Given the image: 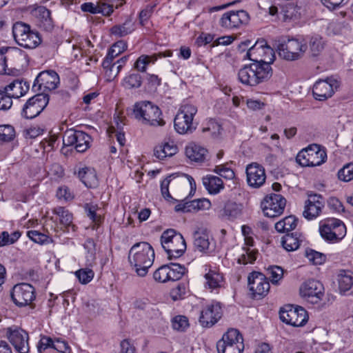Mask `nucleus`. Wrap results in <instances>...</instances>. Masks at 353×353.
Returning a JSON list of instances; mask_svg holds the SVG:
<instances>
[{"label":"nucleus","instance_id":"2f4dec72","mask_svg":"<svg viewBox=\"0 0 353 353\" xmlns=\"http://www.w3.org/2000/svg\"><path fill=\"white\" fill-rule=\"evenodd\" d=\"M178 151L177 146L174 142H165L157 145L154 148V155L159 159H163L167 157H172L176 154Z\"/></svg>","mask_w":353,"mask_h":353},{"label":"nucleus","instance_id":"bf43d9fd","mask_svg":"<svg viewBox=\"0 0 353 353\" xmlns=\"http://www.w3.org/2000/svg\"><path fill=\"white\" fill-rule=\"evenodd\" d=\"M245 252L242 254L238 259L240 264L252 263L256 259V252L250 250L249 248L245 250Z\"/></svg>","mask_w":353,"mask_h":353},{"label":"nucleus","instance_id":"20e7f679","mask_svg":"<svg viewBox=\"0 0 353 353\" xmlns=\"http://www.w3.org/2000/svg\"><path fill=\"white\" fill-rule=\"evenodd\" d=\"M132 114L143 124L153 126H162L165 124L164 120L161 117V111L158 106L150 101L136 103L133 106Z\"/></svg>","mask_w":353,"mask_h":353},{"label":"nucleus","instance_id":"423d86ee","mask_svg":"<svg viewBox=\"0 0 353 353\" xmlns=\"http://www.w3.org/2000/svg\"><path fill=\"white\" fill-rule=\"evenodd\" d=\"M12 34L15 41L24 48L34 49L41 42L39 34L32 30L28 24L21 21L13 25Z\"/></svg>","mask_w":353,"mask_h":353},{"label":"nucleus","instance_id":"6e6552de","mask_svg":"<svg viewBox=\"0 0 353 353\" xmlns=\"http://www.w3.org/2000/svg\"><path fill=\"white\" fill-rule=\"evenodd\" d=\"M197 112V108L190 104H185L180 108L174 121L176 131L181 134L192 133L196 128L193 117Z\"/></svg>","mask_w":353,"mask_h":353},{"label":"nucleus","instance_id":"79ce46f5","mask_svg":"<svg viewBox=\"0 0 353 353\" xmlns=\"http://www.w3.org/2000/svg\"><path fill=\"white\" fill-rule=\"evenodd\" d=\"M168 276L170 281H178L182 278L185 272V268L179 263H173L168 265Z\"/></svg>","mask_w":353,"mask_h":353},{"label":"nucleus","instance_id":"5fc2aeb1","mask_svg":"<svg viewBox=\"0 0 353 353\" xmlns=\"http://www.w3.org/2000/svg\"><path fill=\"white\" fill-rule=\"evenodd\" d=\"M172 327L178 331H184L189 327L188 319L186 316L179 315L174 317L172 320Z\"/></svg>","mask_w":353,"mask_h":353},{"label":"nucleus","instance_id":"0e129e2a","mask_svg":"<svg viewBox=\"0 0 353 353\" xmlns=\"http://www.w3.org/2000/svg\"><path fill=\"white\" fill-rule=\"evenodd\" d=\"M12 97L10 94L4 92V90H0V110H7L12 105Z\"/></svg>","mask_w":353,"mask_h":353},{"label":"nucleus","instance_id":"9b49d317","mask_svg":"<svg viewBox=\"0 0 353 353\" xmlns=\"http://www.w3.org/2000/svg\"><path fill=\"white\" fill-rule=\"evenodd\" d=\"M245 57L253 63H268L270 65L274 60L273 50L266 43H264L263 41H256L248 50Z\"/></svg>","mask_w":353,"mask_h":353},{"label":"nucleus","instance_id":"4d7b16f0","mask_svg":"<svg viewBox=\"0 0 353 353\" xmlns=\"http://www.w3.org/2000/svg\"><path fill=\"white\" fill-rule=\"evenodd\" d=\"M338 178L343 181H350L353 179V163L343 166L338 172Z\"/></svg>","mask_w":353,"mask_h":353},{"label":"nucleus","instance_id":"412c9836","mask_svg":"<svg viewBox=\"0 0 353 353\" xmlns=\"http://www.w3.org/2000/svg\"><path fill=\"white\" fill-rule=\"evenodd\" d=\"M223 311L219 303L208 305L201 311L199 323L204 327L213 326L221 318Z\"/></svg>","mask_w":353,"mask_h":353},{"label":"nucleus","instance_id":"a878e982","mask_svg":"<svg viewBox=\"0 0 353 353\" xmlns=\"http://www.w3.org/2000/svg\"><path fill=\"white\" fill-rule=\"evenodd\" d=\"M29 83L23 79H16L3 88L4 92L10 94L12 98H20L29 90Z\"/></svg>","mask_w":353,"mask_h":353},{"label":"nucleus","instance_id":"393cba45","mask_svg":"<svg viewBox=\"0 0 353 353\" xmlns=\"http://www.w3.org/2000/svg\"><path fill=\"white\" fill-rule=\"evenodd\" d=\"M59 83V77L57 73L53 70H47L40 72L33 84V88L38 85L39 89L43 88V91L52 90L57 87Z\"/></svg>","mask_w":353,"mask_h":353},{"label":"nucleus","instance_id":"3c124183","mask_svg":"<svg viewBox=\"0 0 353 353\" xmlns=\"http://www.w3.org/2000/svg\"><path fill=\"white\" fill-rule=\"evenodd\" d=\"M76 276L82 284H87L94 277V272L90 268L80 269L75 272Z\"/></svg>","mask_w":353,"mask_h":353},{"label":"nucleus","instance_id":"ea45409f","mask_svg":"<svg viewBox=\"0 0 353 353\" xmlns=\"http://www.w3.org/2000/svg\"><path fill=\"white\" fill-rule=\"evenodd\" d=\"M281 244L287 251H294L299 248L300 241L296 235L288 233L282 237Z\"/></svg>","mask_w":353,"mask_h":353},{"label":"nucleus","instance_id":"f8f14e48","mask_svg":"<svg viewBox=\"0 0 353 353\" xmlns=\"http://www.w3.org/2000/svg\"><path fill=\"white\" fill-rule=\"evenodd\" d=\"M91 137L87 133L74 130H67L63 137V143L65 146H74L78 152H83L90 147Z\"/></svg>","mask_w":353,"mask_h":353},{"label":"nucleus","instance_id":"58836bf2","mask_svg":"<svg viewBox=\"0 0 353 353\" xmlns=\"http://www.w3.org/2000/svg\"><path fill=\"white\" fill-rule=\"evenodd\" d=\"M328 227L331 230L339 233L338 236L344 237L346 234V227L345 224L339 219H330L325 221L323 224Z\"/></svg>","mask_w":353,"mask_h":353},{"label":"nucleus","instance_id":"603ef678","mask_svg":"<svg viewBox=\"0 0 353 353\" xmlns=\"http://www.w3.org/2000/svg\"><path fill=\"white\" fill-rule=\"evenodd\" d=\"M157 59V57L156 56L150 57L148 55H142L136 61L134 68L140 72H145L147 65L152 61L154 62Z\"/></svg>","mask_w":353,"mask_h":353},{"label":"nucleus","instance_id":"72a5a7b5","mask_svg":"<svg viewBox=\"0 0 353 353\" xmlns=\"http://www.w3.org/2000/svg\"><path fill=\"white\" fill-rule=\"evenodd\" d=\"M350 272L341 270L337 276L339 290L341 294H345L353 286V277Z\"/></svg>","mask_w":353,"mask_h":353},{"label":"nucleus","instance_id":"052dcab7","mask_svg":"<svg viewBox=\"0 0 353 353\" xmlns=\"http://www.w3.org/2000/svg\"><path fill=\"white\" fill-rule=\"evenodd\" d=\"M84 248L88 251L87 261L89 263H92L95 259L96 248L95 243L93 239H88L85 241Z\"/></svg>","mask_w":353,"mask_h":353},{"label":"nucleus","instance_id":"0eeeda50","mask_svg":"<svg viewBox=\"0 0 353 353\" xmlns=\"http://www.w3.org/2000/svg\"><path fill=\"white\" fill-rule=\"evenodd\" d=\"M218 353H242L244 350L243 338L239 331L230 328L216 343Z\"/></svg>","mask_w":353,"mask_h":353},{"label":"nucleus","instance_id":"bb28decb","mask_svg":"<svg viewBox=\"0 0 353 353\" xmlns=\"http://www.w3.org/2000/svg\"><path fill=\"white\" fill-rule=\"evenodd\" d=\"M21 55V50L17 48L2 47L0 48V74L6 72L8 61L14 62L16 58Z\"/></svg>","mask_w":353,"mask_h":353},{"label":"nucleus","instance_id":"de8ad7c7","mask_svg":"<svg viewBox=\"0 0 353 353\" xmlns=\"http://www.w3.org/2000/svg\"><path fill=\"white\" fill-rule=\"evenodd\" d=\"M267 274L273 284H276L283 276V270L281 267L274 265L270 266L267 269Z\"/></svg>","mask_w":353,"mask_h":353},{"label":"nucleus","instance_id":"7c9ffc66","mask_svg":"<svg viewBox=\"0 0 353 353\" xmlns=\"http://www.w3.org/2000/svg\"><path fill=\"white\" fill-rule=\"evenodd\" d=\"M203 184L210 194H217L224 188L222 179L213 175H208L203 178Z\"/></svg>","mask_w":353,"mask_h":353},{"label":"nucleus","instance_id":"8fccbe9b","mask_svg":"<svg viewBox=\"0 0 353 353\" xmlns=\"http://www.w3.org/2000/svg\"><path fill=\"white\" fill-rule=\"evenodd\" d=\"M102 66L105 70V76L108 81L113 80L121 70V69L113 61H110L108 65H105V59L103 61Z\"/></svg>","mask_w":353,"mask_h":353},{"label":"nucleus","instance_id":"c9c22d12","mask_svg":"<svg viewBox=\"0 0 353 353\" xmlns=\"http://www.w3.org/2000/svg\"><path fill=\"white\" fill-rule=\"evenodd\" d=\"M53 212L59 216L60 223L65 228L71 227L72 231L76 230V226L72 224V214L63 207H57Z\"/></svg>","mask_w":353,"mask_h":353},{"label":"nucleus","instance_id":"4c0bfd02","mask_svg":"<svg viewBox=\"0 0 353 353\" xmlns=\"http://www.w3.org/2000/svg\"><path fill=\"white\" fill-rule=\"evenodd\" d=\"M126 48L127 44L123 41H119L114 43L105 58V65H108L110 61H113Z\"/></svg>","mask_w":353,"mask_h":353},{"label":"nucleus","instance_id":"f257e3e1","mask_svg":"<svg viewBox=\"0 0 353 353\" xmlns=\"http://www.w3.org/2000/svg\"><path fill=\"white\" fill-rule=\"evenodd\" d=\"M154 260V251L150 244L142 241L130 248L128 261L139 276H145Z\"/></svg>","mask_w":353,"mask_h":353},{"label":"nucleus","instance_id":"09e8293b","mask_svg":"<svg viewBox=\"0 0 353 353\" xmlns=\"http://www.w3.org/2000/svg\"><path fill=\"white\" fill-rule=\"evenodd\" d=\"M319 232L321 236L327 241L335 242L341 240L343 237L338 236V233L331 230L328 227L322 225L320 227Z\"/></svg>","mask_w":353,"mask_h":353},{"label":"nucleus","instance_id":"c756f323","mask_svg":"<svg viewBox=\"0 0 353 353\" xmlns=\"http://www.w3.org/2000/svg\"><path fill=\"white\" fill-rule=\"evenodd\" d=\"M78 176L88 188H95L98 185V179L94 168L85 167L79 169Z\"/></svg>","mask_w":353,"mask_h":353},{"label":"nucleus","instance_id":"f3484780","mask_svg":"<svg viewBox=\"0 0 353 353\" xmlns=\"http://www.w3.org/2000/svg\"><path fill=\"white\" fill-rule=\"evenodd\" d=\"M6 335L16 351L19 353L29 352V336L26 331L17 326L10 327L6 330Z\"/></svg>","mask_w":353,"mask_h":353},{"label":"nucleus","instance_id":"13d9d810","mask_svg":"<svg viewBox=\"0 0 353 353\" xmlns=\"http://www.w3.org/2000/svg\"><path fill=\"white\" fill-rule=\"evenodd\" d=\"M153 277L155 281L165 283L169 280L168 276V265H163L159 268L153 274Z\"/></svg>","mask_w":353,"mask_h":353},{"label":"nucleus","instance_id":"4468645a","mask_svg":"<svg viewBox=\"0 0 353 353\" xmlns=\"http://www.w3.org/2000/svg\"><path fill=\"white\" fill-rule=\"evenodd\" d=\"M48 102L49 97L47 94H37L27 101L23 108L21 114L26 119H34L40 114Z\"/></svg>","mask_w":353,"mask_h":353},{"label":"nucleus","instance_id":"b1692460","mask_svg":"<svg viewBox=\"0 0 353 353\" xmlns=\"http://www.w3.org/2000/svg\"><path fill=\"white\" fill-rule=\"evenodd\" d=\"M30 12L37 19L38 26L46 31H51L54 28L50 11L42 6L34 5L30 7Z\"/></svg>","mask_w":353,"mask_h":353},{"label":"nucleus","instance_id":"9d476101","mask_svg":"<svg viewBox=\"0 0 353 353\" xmlns=\"http://www.w3.org/2000/svg\"><path fill=\"white\" fill-rule=\"evenodd\" d=\"M279 317L281 321L294 327L304 325L307 321L306 310L301 307H294L291 305H286L279 311Z\"/></svg>","mask_w":353,"mask_h":353},{"label":"nucleus","instance_id":"864d4df0","mask_svg":"<svg viewBox=\"0 0 353 353\" xmlns=\"http://www.w3.org/2000/svg\"><path fill=\"white\" fill-rule=\"evenodd\" d=\"M141 77L138 73H132L124 79V83L128 88H139L141 85Z\"/></svg>","mask_w":353,"mask_h":353},{"label":"nucleus","instance_id":"f03ea898","mask_svg":"<svg viewBox=\"0 0 353 353\" xmlns=\"http://www.w3.org/2000/svg\"><path fill=\"white\" fill-rule=\"evenodd\" d=\"M272 75V70L268 63H252L239 70V80L244 85L256 86L268 81Z\"/></svg>","mask_w":353,"mask_h":353},{"label":"nucleus","instance_id":"f704fd0d","mask_svg":"<svg viewBox=\"0 0 353 353\" xmlns=\"http://www.w3.org/2000/svg\"><path fill=\"white\" fill-rule=\"evenodd\" d=\"M134 23L130 17L128 18L125 22L120 25H115L112 27L111 34L117 37H123L134 31Z\"/></svg>","mask_w":353,"mask_h":353},{"label":"nucleus","instance_id":"6ab92c4d","mask_svg":"<svg viewBox=\"0 0 353 353\" xmlns=\"http://www.w3.org/2000/svg\"><path fill=\"white\" fill-rule=\"evenodd\" d=\"M248 286L256 299L265 296L270 290V283L265 276L258 272H252L248 276Z\"/></svg>","mask_w":353,"mask_h":353},{"label":"nucleus","instance_id":"5701e85b","mask_svg":"<svg viewBox=\"0 0 353 353\" xmlns=\"http://www.w3.org/2000/svg\"><path fill=\"white\" fill-rule=\"evenodd\" d=\"M246 174L248 183L252 188H260L265 181V169L257 163H252L247 166Z\"/></svg>","mask_w":353,"mask_h":353},{"label":"nucleus","instance_id":"a211bd4d","mask_svg":"<svg viewBox=\"0 0 353 353\" xmlns=\"http://www.w3.org/2000/svg\"><path fill=\"white\" fill-rule=\"evenodd\" d=\"M301 296L312 304L319 302L324 294L323 284L319 281L310 279L303 283L299 289Z\"/></svg>","mask_w":353,"mask_h":353},{"label":"nucleus","instance_id":"6e6d98bb","mask_svg":"<svg viewBox=\"0 0 353 353\" xmlns=\"http://www.w3.org/2000/svg\"><path fill=\"white\" fill-rule=\"evenodd\" d=\"M214 172L226 179H232L235 176L234 171L227 167V164L216 165Z\"/></svg>","mask_w":353,"mask_h":353},{"label":"nucleus","instance_id":"cd10ccee","mask_svg":"<svg viewBox=\"0 0 353 353\" xmlns=\"http://www.w3.org/2000/svg\"><path fill=\"white\" fill-rule=\"evenodd\" d=\"M209 233L205 228H199L194 233V247L200 252H208L210 250Z\"/></svg>","mask_w":353,"mask_h":353},{"label":"nucleus","instance_id":"49530a36","mask_svg":"<svg viewBox=\"0 0 353 353\" xmlns=\"http://www.w3.org/2000/svg\"><path fill=\"white\" fill-rule=\"evenodd\" d=\"M178 175H176L175 174H172L165 179L161 184V194L165 199L166 200H172L173 201H175L176 200L172 197L169 192V185L171 182L174 183V181L177 178Z\"/></svg>","mask_w":353,"mask_h":353},{"label":"nucleus","instance_id":"a19ab883","mask_svg":"<svg viewBox=\"0 0 353 353\" xmlns=\"http://www.w3.org/2000/svg\"><path fill=\"white\" fill-rule=\"evenodd\" d=\"M241 205L234 202H228L223 208V216L228 217L229 219H234L241 214Z\"/></svg>","mask_w":353,"mask_h":353},{"label":"nucleus","instance_id":"473e14b6","mask_svg":"<svg viewBox=\"0 0 353 353\" xmlns=\"http://www.w3.org/2000/svg\"><path fill=\"white\" fill-rule=\"evenodd\" d=\"M207 150L199 145L190 144L185 148V154L191 161L202 162L205 160Z\"/></svg>","mask_w":353,"mask_h":353},{"label":"nucleus","instance_id":"774afa93","mask_svg":"<svg viewBox=\"0 0 353 353\" xmlns=\"http://www.w3.org/2000/svg\"><path fill=\"white\" fill-rule=\"evenodd\" d=\"M54 341L48 336H42L39 341L38 345V350L41 352L42 350H45L48 347L53 348V343Z\"/></svg>","mask_w":353,"mask_h":353},{"label":"nucleus","instance_id":"dca6fc26","mask_svg":"<svg viewBox=\"0 0 353 353\" xmlns=\"http://www.w3.org/2000/svg\"><path fill=\"white\" fill-rule=\"evenodd\" d=\"M250 15L245 10H231L224 13L220 19V26L225 29L239 28L248 23Z\"/></svg>","mask_w":353,"mask_h":353},{"label":"nucleus","instance_id":"c85d7f7f","mask_svg":"<svg viewBox=\"0 0 353 353\" xmlns=\"http://www.w3.org/2000/svg\"><path fill=\"white\" fill-rule=\"evenodd\" d=\"M204 278L205 279L204 287L211 292L218 290L223 286V277L217 271L210 270L208 272L205 274Z\"/></svg>","mask_w":353,"mask_h":353},{"label":"nucleus","instance_id":"c03bdc74","mask_svg":"<svg viewBox=\"0 0 353 353\" xmlns=\"http://www.w3.org/2000/svg\"><path fill=\"white\" fill-rule=\"evenodd\" d=\"M325 43L320 35L312 36L309 41L310 49L313 56H317L323 50Z\"/></svg>","mask_w":353,"mask_h":353},{"label":"nucleus","instance_id":"338daca9","mask_svg":"<svg viewBox=\"0 0 353 353\" xmlns=\"http://www.w3.org/2000/svg\"><path fill=\"white\" fill-rule=\"evenodd\" d=\"M53 349L61 353H70L71 350L68 343L61 339H57L53 343Z\"/></svg>","mask_w":353,"mask_h":353},{"label":"nucleus","instance_id":"ddd939ff","mask_svg":"<svg viewBox=\"0 0 353 353\" xmlns=\"http://www.w3.org/2000/svg\"><path fill=\"white\" fill-rule=\"evenodd\" d=\"M10 296L16 305L19 307L26 306L34 300L35 290L29 283H18L12 288Z\"/></svg>","mask_w":353,"mask_h":353},{"label":"nucleus","instance_id":"69168bd1","mask_svg":"<svg viewBox=\"0 0 353 353\" xmlns=\"http://www.w3.org/2000/svg\"><path fill=\"white\" fill-rule=\"evenodd\" d=\"M307 257L314 264H322L325 261V256L315 250H310L306 252Z\"/></svg>","mask_w":353,"mask_h":353},{"label":"nucleus","instance_id":"2eb2a0df","mask_svg":"<svg viewBox=\"0 0 353 353\" xmlns=\"http://www.w3.org/2000/svg\"><path fill=\"white\" fill-rule=\"evenodd\" d=\"M285 205L286 200L282 195L272 194L263 200L261 208L265 216L275 218L283 212Z\"/></svg>","mask_w":353,"mask_h":353},{"label":"nucleus","instance_id":"1a4fd4ad","mask_svg":"<svg viewBox=\"0 0 353 353\" xmlns=\"http://www.w3.org/2000/svg\"><path fill=\"white\" fill-rule=\"evenodd\" d=\"M327 159L325 150L319 145L312 144L300 151L296 157V162L301 166L314 167L323 163Z\"/></svg>","mask_w":353,"mask_h":353},{"label":"nucleus","instance_id":"39448f33","mask_svg":"<svg viewBox=\"0 0 353 353\" xmlns=\"http://www.w3.org/2000/svg\"><path fill=\"white\" fill-rule=\"evenodd\" d=\"M161 244L169 259L179 258L186 250L183 236L174 229H168L162 233Z\"/></svg>","mask_w":353,"mask_h":353},{"label":"nucleus","instance_id":"e2e57ef3","mask_svg":"<svg viewBox=\"0 0 353 353\" xmlns=\"http://www.w3.org/2000/svg\"><path fill=\"white\" fill-rule=\"evenodd\" d=\"M28 236L34 242L43 244L48 241V236L37 230H30L27 232Z\"/></svg>","mask_w":353,"mask_h":353},{"label":"nucleus","instance_id":"a18cd8bd","mask_svg":"<svg viewBox=\"0 0 353 353\" xmlns=\"http://www.w3.org/2000/svg\"><path fill=\"white\" fill-rule=\"evenodd\" d=\"M210 206V202L206 199H195L191 201H187V205L185 207L187 211L199 210L208 209Z\"/></svg>","mask_w":353,"mask_h":353},{"label":"nucleus","instance_id":"aec40b11","mask_svg":"<svg viewBox=\"0 0 353 353\" xmlns=\"http://www.w3.org/2000/svg\"><path fill=\"white\" fill-rule=\"evenodd\" d=\"M339 85L338 81L332 77L325 80H319L314 83L312 93L316 100L324 101L332 96L334 89H336Z\"/></svg>","mask_w":353,"mask_h":353},{"label":"nucleus","instance_id":"680f3d73","mask_svg":"<svg viewBox=\"0 0 353 353\" xmlns=\"http://www.w3.org/2000/svg\"><path fill=\"white\" fill-rule=\"evenodd\" d=\"M97 206L90 203H86L85 205V210L87 213L88 216L94 223H99L101 221V217L98 215L96 212Z\"/></svg>","mask_w":353,"mask_h":353},{"label":"nucleus","instance_id":"7ed1b4c3","mask_svg":"<svg viewBox=\"0 0 353 353\" xmlns=\"http://www.w3.org/2000/svg\"><path fill=\"white\" fill-rule=\"evenodd\" d=\"M274 47L281 58L286 61L301 59L307 50V45L295 38L281 37L275 41Z\"/></svg>","mask_w":353,"mask_h":353},{"label":"nucleus","instance_id":"4be33fe9","mask_svg":"<svg viewBox=\"0 0 353 353\" xmlns=\"http://www.w3.org/2000/svg\"><path fill=\"white\" fill-rule=\"evenodd\" d=\"M308 199L305 201L303 216L307 219H313L318 216L324 206V201L319 194L307 193Z\"/></svg>","mask_w":353,"mask_h":353},{"label":"nucleus","instance_id":"e433bc0d","mask_svg":"<svg viewBox=\"0 0 353 353\" xmlns=\"http://www.w3.org/2000/svg\"><path fill=\"white\" fill-rule=\"evenodd\" d=\"M299 14L297 9L292 3H287L280 7L279 19L283 21L296 19L299 18Z\"/></svg>","mask_w":353,"mask_h":353},{"label":"nucleus","instance_id":"37998d69","mask_svg":"<svg viewBox=\"0 0 353 353\" xmlns=\"http://www.w3.org/2000/svg\"><path fill=\"white\" fill-rule=\"evenodd\" d=\"M16 136L15 130L10 125H0V143H8L14 140Z\"/></svg>","mask_w":353,"mask_h":353}]
</instances>
